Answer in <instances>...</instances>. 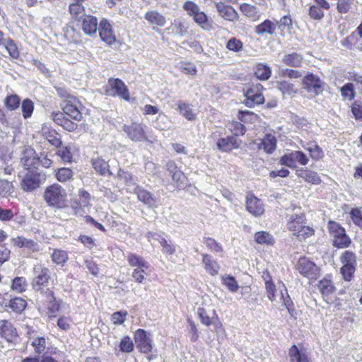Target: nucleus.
<instances>
[{
  "instance_id": "obj_1",
  "label": "nucleus",
  "mask_w": 362,
  "mask_h": 362,
  "mask_svg": "<svg viewBox=\"0 0 362 362\" xmlns=\"http://www.w3.org/2000/svg\"><path fill=\"white\" fill-rule=\"evenodd\" d=\"M66 197L65 189L59 184L48 186L44 193V199L48 205L57 209L66 206Z\"/></svg>"
},
{
  "instance_id": "obj_2",
  "label": "nucleus",
  "mask_w": 362,
  "mask_h": 362,
  "mask_svg": "<svg viewBox=\"0 0 362 362\" xmlns=\"http://www.w3.org/2000/svg\"><path fill=\"white\" fill-rule=\"evenodd\" d=\"M34 277L31 281V286L34 291L45 294L44 288L47 285L51 279L50 270L42 264L34 265L33 268Z\"/></svg>"
},
{
  "instance_id": "obj_3",
  "label": "nucleus",
  "mask_w": 362,
  "mask_h": 362,
  "mask_svg": "<svg viewBox=\"0 0 362 362\" xmlns=\"http://www.w3.org/2000/svg\"><path fill=\"white\" fill-rule=\"evenodd\" d=\"M328 229L334 239V246L338 248H344L350 245L351 240L346 235L345 229L339 223L330 221L328 223Z\"/></svg>"
},
{
  "instance_id": "obj_4",
  "label": "nucleus",
  "mask_w": 362,
  "mask_h": 362,
  "mask_svg": "<svg viewBox=\"0 0 362 362\" xmlns=\"http://www.w3.org/2000/svg\"><path fill=\"white\" fill-rule=\"evenodd\" d=\"M106 92L110 96H119L127 101L129 100V93L127 86L119 78H110Z\"/></svg>"
},
{
  "instance_id": "obj_5",
  "label": "nucleus",
  "mask_w": 362,
  "mask_h": 362,
  "mask_svg": "<svg viewBox=\"0 0 362 362\" xmlns=\"http://www.w3.org/2000/svg\"><path fill=\"white\" fill-rule=\"evenodd\" d=\"M308 161L309 158L303 151H294L281 156L279 162L282 165L290 168H297V163L305 165L308 163Z\"/></svg>"
},
{
  "instance_id": "obj_6",
  "label": "nucleus",
  "mask_w": 362,
  "mask_h": 362,
  "mask_svg": "<svg viewBox=\"0 0 362 362\" xmlns=\"http://www.w3.org/2000/svg\"><path fill=\"white\" fill-rule=\"evenodd\" d=\"M330 8L326 0H313L309 3L308 16L315 21H320L325 16V11Z\"/></svg>"
},
{
  "instance_id": "obj_7",
  "label": "nucleus",
  "mask_w": 362,
  "mask_h": 362,
  "mask_svg": "<svg viewBox=\"0 0 362 362\" xmlns=\"http://www.w3.org/2000/svg\"><path fill=\"white\" fill-rule=\"evenodd\" d=\"M262 89L263 87L259 83L250 88L245 93V104L249 107H253L257 105L264 103V98L262 93Z\"/></svg>"
},
{
  "instance_id": "obj_8",
  "label": "nucleus",
  "mask_w": 362,
  "mask_h": 362,
  "mask_svg": "<svg viewBox=\"0 0 362 362\" xmlns=\"http://www.w3.org/2000/svg\"><path fill=\"white\" fill-rule=\"evenodd\" d=\"M80 107L81 103L76 97L70 98V99L67 100V102L64 103L63 111L66 115L72 119L79 122L83 117L82 113L79 110Z\"/></svg>"
},
{
  "instance_id": "obj_9",
  "label": "nucleus",
  "mask_w": 362,
  "mask_h": 362,
  "mask_svg": "<svg viewBox=\"0 0 362 362\" xmlns=\"http://www.w3.org/2000/svg\"><path fill=\"white\" fill-rule=\"evenodd\" d=\"M303 87L308 92H313L315 95H318L322 92V88L324 83L320 78L313 74H308L303 78Z\"/></svg>"
},
{
  "instance_id": "obj_10",
  "label": "nucleus",
  "mask_w": 362,
  "mask_h": 362,
  "mask_svg": "<svg viewBox=\"0 0 362 362\" xmlns=\"http://www.w3.org/2000/svg\"><path fill=\"white\" fill-rule=\"evenodd\" d=\"M296 267L304 276L313 278L317 272V267L315 264L305 257L299 258Z\"/></svg>"
},
{
  "instance_id": "obj_11",
  "label": "nucleus",
  "mask_w": 362,
  "mask_h": 362,
  "mask_svg": "<svg viewBox=\"0 0 362 362\" xmlns=\"http://www.w3.org/2000/svg\"><path fill=\"white\" fill-rule=\"evenodd\" d=\"M197 315L200 319L201 322L206 326L214 325L216 327H218V325H221L219 322H217L218 317L215 310L214 309L198 308Z\"/></svg>"
},
{
  "instance_id": "obj_12",
  "label": "nucleus",
  "mask_w": 362,
  "mask_h": 362,
  "mask_svg": "<svg viewBox=\"0 0 362 362\" xmlns=\"http://www.w3.org/2000/svg\"><path fill=\"white\" fill-rule=\"evenodd\" d=\"M134 341L137 345V348L139 349L141 352L147 354L151 351L152 341L145 330L141 329H137L134 334Z\"/></svg>"
},
{
  "instance_id": "obj_13",
  "label": "nucleus",
  "mask_w": 362,
  "mask_h": 362,
  "mask_svg": "<svg viewBox=\"0 0 362 362\" xmlns=\"http://www.w3.org/2000/svg\"><path fill=\"white\" fill-rule=\"evenodd\" d=\"M122 129L128 137L134 141H142L146 139L144 129L140 124L132 123L131 125H124Z\"/></svg>"
},
{
  "instance_id": "obj_14",
  "label": "nucleus",
  "mask_w": 362,
  "mask_h": 362,
  "mask_svg": "<svg viewBox=\"0 0 362 362\" xmlns=\"http://www.w3.org/2000/svg\"><path fill=\"white\" fill-rule=\"evenodd\" d=\"M246 209L256 217L260 216L264 212L263 203L253 194H247L246 197Z\"/></svg>"
},
{
  "instance_id": "obj_15",
  "label": "nucleus",
  "mask_w": 362,
  "mask_h": 362,
  "mask_svg": "<svg viewBox=\"0 0 362 362\" xmlns=\"http://www.w3.org/2000/svg\"><path fill=\"white\" fill-rule=\"evenodd\" d=\"M0 336L8 342H13L18 338L16 329L6 320H0Z\"/></svg>"
},
{
  "instance_id": "obj_16",
  "label": "nucleus",
  "mask_w": 362,
  "mask_h": 362,
  "mask_svg": "<svg viewBox=\"0 0 362 362\" xmlns=\"http://www.w3.org/2000/svg\"><path fill=\"white\" fill-rule=\"evenodd\" d=\"M134 193L138 199L146 205L148 208H156L158 206L157 199L153 194L144 189L142 187L136 185L134 188Z\"/></svg>"
},
{
  "instance_id": "obj_17",
  "label": "nucleus",
  "mask_w": 362,
  "mask_h": 362,
  "mask_svg": "<svg viewBox=\"0 0 362 362\" xmlns=\"http://www.w3.org/2000/svg\"><path fill=\"white\" fill-rule=\"evenodd\" d=\"M216 8L218 15L226 21L235 22L239 18L238 12L231 6L218 2L216 4Z\"/></svg>"
},
{
  "instance_id": "obj_18",
  "label": "nucleus",
  "mask_w": 362,
  "mask_h": 362,
  "mask_svg": "<svg viewBox=\"0 0 362 362\" xmlns=\"http://www.w3.org/2000/svg\"><path fill=\"white\" fill-rule=\"evenodd\" d=\"M99 35L101 40L108 45H112L116 40L110 23L105 19L101 21L99 25Z\"/></svg>"
},
{
  "instance_id": "obj_19",
  "label": "nucleus",
  "mask_w": 362,
  "mask_h": 362,
  "mask_svg": "<svg viewBox=\"0 0 362 362\" xmlns=\"http://www.w3.org/2000/svg\"><path fill=\"white\" fill-rule=\"evenodd\" d=\"M241 141L235 136L221 138L217 141V148L223 152L230 151L233 149L238 148Z\"/></svg>"
},
{
  "instance_id": "obj_20",
  "label": "nucleus",
  "mask_w": 362,
  "mask_h": 362,
  "mask_svg": "<svg viewBox=\"0 0 362 362\" xmlns=\"http://www.w3.org/2000/svg\"><path fill=\"white\" fill-rule=\"evenodd\" d=\"M21 188L26 192H30L40 186L39 175L33 173H28L22 180Z\"/></svg>"
},
{
  "instance_id": "obj_21",
  "label": "nucleus",
  "mask_w": 362,
  "mask_h": 362,
  "mask_svg": "<svg viewBox=\"0 0 362 362\" xmlns=\"http://www.w3.org/2000/svg\"><path fill=\"white\" fill-rule=\"evenodd\" d=\"M91 164L94 170L100 175H114V173L110 170L108 162L105 161L101 157L93 158L91 159Z\"/></svg>"
},
{
  "instance_id": "obj_22",
  "label": "nucleus",
  "mask_w": 362,
  "mask_h": 362,
  "mask_svg": "<svg viewBox=\"0 0 362 362\" xmlns=\"http://www.w3.org/2000/svg\"><path fill=\"white\" fill-rule=\"evenodd\" d=\"M28 305L27 301L21 297H13L5 303V308L11 309L13 313L21 314Z\"/></svg>"
},
{
  "instance_id": "obj_23",
  "label": "nucleus",
  "mask_w": 362,
  "mask_h": 362,
  "mask_svg": "<svg viewBox=\"0 0 362 362\" xmlns=\"http://www.w3.org/2000/svg\"><path fill=\"white\" fill-rule=\"evenodd\" d=\"M82 29L86 35H92L98 30V21L94 16L86 15L81 19Z\"/></svg>"
},
{
  "instance_id": "obj_24",
  "label": "nucleus",
  "mask_w": 362,
  "mask_h": 362,
  "mask_svg": "<svg viewBox=\"0 0 362 362\" xmlns=\"http://www.w3.org/2000/svg\"><path fill=\"white\" fill-rule=\"evenodd\" d=\"M303 61V56L297 52L286 53L281 58V62L284 65L296 68L300 67Z\"/></svg>"
},
{
  "instance_id": "obj_25",
  "label": "nucleus",
  "mask_w": 362,
  "mask_h": 362,
  "mask_svg": "<svg viewBox=\"0 0 362 362\" xmlns=\"http://www.w3.org/2000/svg\"><path fill=\"white\" fill-rule=\"evenodd\" d=\"M276 139L271 134H266L258 144L259 149H263L267 153H272L276 149Z\"/></svg>"
},
{
  "instance_id": "obj_26",
  "label": "nucleus",
  "mask_w": 362,
  "mask_h": 362,
  "mask_svg": "<svg viewBox=\"0 0 362 362\" xmlns=\"http://www.w3.org/2000/svg\"><path fill=\"white\" fill-rule=\"evenodd\" d=\"M39 159L35 156L33 149H26L21 158V163L25 169H30L38 163Z\"/></svg>"
},
{
  "instance_id": "obj_27",
  "label": "nucleus",
  "mask_w": 362,
  "mask_h": 362,
  "mask_svg": "<svg viewBox=\"0 0 362 362\" xmlns=\"http://www.w3.org/2000/svg\"><path fill=\"white\" fill-rule=\"evenodd\" d=\"M42 296L45 298L46 301L48 303L47 308L49 312L52 314H55L58 312L60 308V304L59 302L56 300L54 292L51 289L47 288L46 291H45V294H42Z\"/></svg>"
},
{
  "instance_id": "obj_28",
  "label": "nucleus",
  "mask_w": 362,
  "mask_h": 362,
  "mask_svg": "<svg viewBox=\"0 0 362 362\" xmlns=\"http://www.w3.org/2000/svg\"><path fill=\"white\" fill-rule=\"evenodd\" d=\"M241 12L252 21H256L261 16L260 11L255 6L243 4L240 6Z\"/></svg>"
},
{
  "instance_id": "obj_29",
  "label": "nucleus",
  "mask_w": 362,
  "mask_h": 362,
  "mask_svg": "<svg viewBox=\"0 0 362 362\" xmlns=\"http://www.w3.org/2000/svg\"><path fill=\"white\" fill-rule=\"evenodd\" d=\"M276 88L282 93L284 97L288 95L292 98L297 93L298 90L293 83L286 80L277 81Z\"/></svg>"
},
{
  "instance_id": "obj_30",
  "label": "nucleus",
  "mask_w": 362,
  "mask_h": 362,
  "mask_svg": "<svg viewBox=\"0 0 362 362\" xmlns=\"http://www.w3.org/2000/svg\"><path fill=\"white\" fill-rule=\"evenodd\" d=\"M11 243L13 246L18 247H25L28 250H35V247L37 245V243L31 239H28L22 236H17L11 239Z\"/></svg>"
},
{
  "instance_id": "obj_31",
  "label": "nucleus",
  "mask_w": 362,
  "mask_h": 362,
  "mask_svg": "<svg viewBox=\"0 0 362 362\" xmlns=\"http://www.w3.org/2000/svg\"><path fill=\"white\" fill-rule=\"evenodd\" d=\"M28 286V284L25 277L16 276L11 280V289L17 293H24L27 290Z\"/></svg>"
},
{
  "instance_id": "obj_32",
  "label": "nucleus",
  "mask_w": 362,
  "mask_h": 362,
  "mask_svg": "<svg viewBox=\"0 0 362 362\" xmlns=\"http://www.w3.org/2000/svg\"><path fill=\"white\" fill-rule=\"evenodd\" d=\"M177 110L180 113L189 121H193L197 118V114L191 108L190 105L185 102L179 101L177 103Z\"/></svg>"
},
{
  "instance_id": "obj_33",
  "label": "nucleus",
  "mask_w": 362,
  "mask_h": 362,
  "mask_svg": "<svg viewBox=\"0 0 362 362\" xmlns=\"http://www.w3.org/2000/svg\"><path fill=\"white\" fill-rule=\"evenodd\" d=\"M276 24L270 20H265L255 27V33L257 35L269 34L273 35L275 33Z\"/></svg>"
},
{
  "instance_id": "obj_34",
  "label": "nucleus",
  "mask_w": 362,
  "mask_h": 362,
  "mask_svg": "<svg viewBox=\"0 0 362 362\" xmlns=\"http://www.w3.org/2000/svg\"><path fill=\"white\" fill-rule=\"evenodd\" d=\"M145 19L151 24L163 26L165 24V18L156 11H151L145 14Z\"/></svg>"
},
{
  "instance_id": "obj_35",
  "label": "nucleus",
  "mask_w": 362,
  "mask_h": 362,
  "mask_svg": "<svg viewBox=\"0 0 362 362\" xmlns=\"http://www.w3.org/2000/svg\"><path fill=\"white\" fill-rule=\"evenodd\" d=\"M127 261L131 267H136L135 269H148L150 265L142 257L138 256L135 254L130 253L127 257Z\"/></svg>"
},
{
  "instance_id": "obj_36",
  "label": "nucleus",
  "mask_w": 362,
  "mask_h": 362,
  "mask_svg": "<svg viewBox=\"0 0 362 362\" xmlns=\"http://www.w3.org/2000/svg\"><path fill=\"white\" fill-rule=\"evenodd\" d=\"M203 263L205 266V269L211 274L216 275L218 274L220 267L217 262L214 260L211 257L207 254L203 255Z\"/></svg>"
},
{
  "instance_id": "obj_37",
  "label": "nucleus",
  "mask_w": 362,
  "mask_h": 362,
  "mask_svg": "<svg viewBox=\"0 0 362 362\" xmlns=\"http://www.w3.org/2000/svg\"><path fill=\"white\" fill-rule=\"evenodd\" d=\"M298 172H300L298 175L309 183L319 185L321 182L320 177L316 172L303 169Z\"/></svg>"
},
{
  "instance_id": "obj_38",
  "label": "nucleus",
  "mask_w": 362,
  "mask_h": 362,
  "mask_svg": "<svg viewBox=\"0 0 362 362\" xmlns=\"http://www.w3.org/2000/svg\"><path fill=\"white\" fill-rule=\"evenodd\" d=\"M21 103V98L17 94L8 95L4 100V106L10 111L17 110L20 107Z\"/></svg>"
},
{
  "instance_id": "obj_39",
  "label": "nucleus",
  "mask_w": 362,
  "mask_h": 362,
  "mask_svg": "<svg viewBox=\"0 0 362 362\" xmlns=\"http://www.w3.org/2000/svg\"><path fill=\"white\" fill-rule=\"evenodd\" d=\"M4 46L11 59H18L20 57L19 49L13 39L6 38Z\"/></svg>"
},
{
  "instance_id": "obj_40",
  "label": "nucleus",
  "mask_w": 362,
  "mask_h": 362,
  "mask_svg": "<svg viewBox=\"0 0 362 362\" xmlns=\"http://www.w3.org/2000/svg\"><path fill=\"white\" fill-rule=\"evenodd\" d=\"M74 172L69 168H61L57 170L55 174L57 180L60 182H65L73 180Z\"/></svg>"
},
{
  "instance_id": "obj_41",
  "label": "nucleus",
  "mask_w": 362,
  "mask_h": 362,
  "mask_svg": "<svg viewBox=\"0 0 362 362\" xmlns=\"http://www.w3.org/2000/svg\"><path fill=\"white\" fill-rule=\"evenodd\" d=\"M47 339L45 337H34L31 341V346L37 354H42L45 352L47 346Z\"/></svg>"
},
{
  "instance_id": "obj_42",
  "label": "nucleus",
  "mask_w": 362,
  "mask_h": 362,
  "mask_svg": "<svg viewBox=\"0 0 362 362\" xmlns=\"http://www.w3.org/2000/svg\"><path fill=\"white\" fill-rule=\"evenodd\" d=\"M289 356L291 362H309L307 355L300 352L296 345L290 349Z\"/></svg>"
},
{
  "instance_id": "obj_43",
  "label": "nucleus",
  "mask_w": 362,
  "mask_h": 362,
  "mask_svg": "<svg viewBox=\"0 0 362 362\" xmlns=\"http://www.w3.org/2000/svg\"><path fill=\"white\" fill-rule=\"evenodd\" d=\"M304 223H305L303 215L293 214L291 216L287 227L289 230L293 231L294 233L296 231L298 230V228H297L298 226V224L300 226H303Z\"/></svg>"
},
{
  "instance_id": "obj_44",
  "label": "nucleus",
  "mask_w": 362,
  "mask_h": 362,
  "mask_svg": "<svg viewBox=\"0 0 362 362\" xmlns=\"http://www.w3.org/2000/svg\"><path fill=\"white\" fill-rule=\"evenodd\" d=\"M255 74L260 80H267L272 74V70L268 66L259 64L255 69Z\"/></svg>"
},
{
  "instance_id": "obj_45",
  "label": "nucleus",
  "mask_w": 362,
  "mask_h": 362,
  "mask_svg": "<svg viewBox=\"0 0 362 362\" xmlns=\"http://www.w3.org/2000/svg\"><path fill=\"white\" fill-rule=\"evenodd\" d=\"M318 288L324 296L330 295L335 289L332 281L326 278L319 281Z\"/></svg>"
},
{
  "instance_id": "obj_46",
  "label": "nucleus",
  "mask_w": 362,
  "mask_h": 362,
  "mask_svg": "<svg viewBox=\"0 0 362 362\" xmlns=\"http://www.w3.org/2000/svg\"><path fill=\"white\" fill-rule=\"evenodd\" d=\"M340 92L343 100H352L356 96L354 86L351 83H345L341 88Z\"/></svg>"
},
{
  "instance_id": "obj_47",
  "label": "nucleus",
  "mask_w": 362,
  "mask_h": 362,
  "mask_svg": "<svg viewBox=\"0 0 362 362\" xmlns=\"http://www.w3.org/2000/svg\"><path fill=\"white\" fill-rule=\"evenodd\" d=\"M193 20L204 30H210L212 28L211 23L204 11H201Z\"/></svg>"
},
{
  "instance_id": "obj_48",
  "label": "nucleus",
  "mask_w": 362,
  "mask_h": 362,
  "mask_svg": "<svg viewBox=\"0 0 362 362\" xmlns=\"http://www.w3.org/2000/svg\"><path fill=\"white\" fill-rule=\"evenodd\" d=\"M21 111L24 119L31 117L34 111V103L28 98L24 99L21 103Z\"/></svg>"
},
{
  "instance_id": "obj_49",
  "label": "nucleus",
  "mask_w": 362,
  "mask_h": 362,
  "mask_svg": "<svg viewBox=\"0 0 362 362\" xmlns=\"http://www.w3.org/2000/svg\"><path fill=\"white\" fill-rule=\"evenodd\" d=\"M276 25L281 32L290 33L293 28L292 19L290 15L284 16L279 21H276Z\"/></svg>"
},
{
  "instance_id": "obj_50",
  "label": "nucleus",
  "mask_w": 362,
  "mask_h": 362,
  "mask_svg": "<svg viewBox=\"0 0 362 362\" xmlns=\"http://www.w3.org/2000/svg\"><path fill=\"white\" fill-rule=\"evenodd\" d=\"M183 9L187 15L192 17L193 19L202 11L199 6L192 1H187L183 4Z\"/></svg>"
},
{
  "instance_id": "obj_51",
  "label": "nucleus",
  "mask_w": 362,
  "mask_h": 362,
  "mask_svg": "<svg viewBox=\"0 0 362 362\" xmlns=\"http://www.w3.org/2000/svg\"><path fill=\"white\" fill-rule=\"evenodd\" d=\"M68 258L67 252L62 250L56 249L52 254V259L56 264L64 265Z\"/></svg>"
},
{
  "instance_id": "obj_52",
  "label": "nucleus",
  "mask_w": 362,
  "mask_h": 362,
  "mask_svg": "<svg viewBox=\"0 0 362 362\" xmlns=\"http://www.w3.org/2000/svg\"><path fill=\"white\" fill-rule=\"evenodd\" d=\"M221 281L222 284L225 285L227 288L232 293L236 292L239 288L238 284L233 276H223L221 277Z\"/></svg>"
},
{
  "instance_id": "obj_53",
  "label": "nucleus",
  "mask_w": 362,
  "mask_h": 362,
  "mask_svg": "<svg viewBox=\"0 0 362 362\" xmlns=\"http://www.w3.org/2000/svg\"><path fill=\"white\" fill-rule=\"evenodd\" d=\"M255 240L259 244L273 245L274 238L265 231H259L255 234Z\"/></svg>"
},
{
  "instance_id": "obj_54",
  "label": "nucleus",
  "mask_w": 362,
  "mask_h": 362,
  "mask_svg": "<svg viewBox=\"0 0 362 362\" xmlns=\"http://www.w3.org/2000/svg\"><path fill=\"white\" fill-rule=\"evenodd\" d=\"M59 149L57 154L61 158L64 163H71L73 159V156L71 152V148L67 146H62L57 147Z\"/></svg>"
},
{
  "instance_id": "obj_55",
  "label": "nucleus",
  "mask_w": 362,
  "mask_h": 362,
  "mask_svg": "<svg viewBox=\"0 0 362 362\" xmlns=\"http://www.w3.org/2000/svg\"><path fill=\"white\" fill-rule=\"evenodd\" d=\"M45 139L55 147H60L62 144L59 134L55 131H47L44 133Z\"/></svg>"
},
{
  "instance_id": "obj_56",
  "label": "nucleus",
  "mask_w": 362,
  "mask_h": 362,
  "mask_svg": "<svg viewBox=\"0 0 362 362\" xmlns=\"http://www.w3.org/2000/svg\"><path fill=\"white\" fill-rule=\"evenodd\" d=\"M83 7L78 3L71 4L69 6V12L73 18L76 20L80 21L84 17V16H86L83 13Z\"/></svg>"
},
{
  "instance_id": "obj_57",
  "label": "nucleus",
  "mask_w": 362,
  "mask_h": 362,
  "mask_svg": "<svg viewBox=\"0 0 362 362\" xmlns=\"http://www.w3.org/2000/svg\"><path fill=\"white\" fill-rule=\"evenodd\" d=\"M118 179L123 180L124 182L127 185H134L135 182L134 180V177L132 173L124 171V170L119 168L117 170V173L115 176Z\"/></svg>"
},
{
  "instance_id": "obj_58",
  "label": "nucleus",
  "mask_w": 362,
  "mask_h": 362,
  "mask_svg": "<svg viewBox=\"0 0 362 362\" xmlns=\"http://www.w3.org/2000/svg\"><path fill=\"white\" fill-rule=\"evenodd\" d=\"M13 192L12 182L6 180H0V195L6 197Z\"/></svg>"
},
{
  "instance_id": "obj_59",
  "label": "nucleus",
  "mask_w": 362,
  "mask_h": 362,
  "mask_svg": "<svg viewBox=\"0 0 362 362\" xmlns=\"http://www.w3.org/2000/svg\"><path fill=\"white\" fill-rule=\"evenodd\" d=\"M297 228L298 230L296 231L293 235L297 236L300 240L311 236L314 233V230L311 228L305 225L303 226H300L298 224Z\"/></svg>"
},
{
  "instance_id": "obj_60",
  "label": "nucleus",
  "mask_w": 362,
  "mask_h": 362,
  "mask_svg": "<svg viewBox=\"0 0 362 362\" xmlns=\"http://www.w3.org/2000/svg\"><path fill=\"white\" fill-rule=\"evenodd\" d=\"M341 262L344 265H354L356 263L355 254L349 250H346L341 256Z\"/></svg>"
},
{
  "instance_id": "obj_61",
  "label": "nucleus",
  "mask_w": 362,
  "mask_h": 362,
  "mask_svg": "<svg viewBox=\"0 0 362 362\" xmlns=\"http://www.w3.org/2000/svg\"><path fill=\"white\" fill-rule=\"evenodd\" d=\"M203 243L209 250L213 252L218 253L223 251V248L221 244L217 243L214 239L211 238H204Z\"/></svg>"
},
{
  "instance_id": "obj_62",
  "label": "nucleus",
  "mask_w": 362,
  "mask_h": 362,
  "mask_svg": "<svg viewBox=\"0 0 362 362\" xmlns=\"http://www.w3.org/2000/svg\"><path fill=\"white\" fill-rule=\"evenodd\" d=\"M349 214L354 223L362 230V211L358 208H354L351 210Z\"/></svg>"
},
{
  "instance_id": "obj_63",
  "label": "nucleus",
  "mask_w": 362,
  "mask_h": 362,
  "mask_svg": "<svg viewBox=\"0 0 362 362\" xmlns=\"http://www.w3.org/2000/svg\"><path fill=\"white\" fill-rule=\"evenodd\" d=\"M119 348L122 352H132L134 349V344L130 337L127 336L123 337L120 341Z\"/></svg>"
},
{
  "instance_id": "obj_64",
  "label": "nucleus",
  "mask_w": 362,
  "mask_h": 362,
  "mask_svg": "<svg viewBox=\"0 0 362 362\" xmlns=\"http://www.w3.org/2000/svg\"><path fill=\"white\" fill-rule=\"evenodd\" d=\"M229 129L235 137L238 135H243L245 133V127L239 122L231 123Z\"/></svg>"
}]
</instances>
